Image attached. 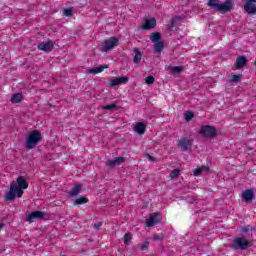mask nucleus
<instances>
[{"mask_svg": "<svg viewBox=\"0 0 256 256\" xmlns=\"http://www.w3.org/2000/svg\"><path fill=\"white\" fill-rule=\"evenodd\" d=\"M207 171H209V167H207V166H202V167L196 168L194 170V176L199 177V175H201V173H204V172L207 173Z\"/></svg>", "mask_w": 256, "mask_h": 256, "instance_id": "nucleus-23", "label": "nucleus"}, {"mask_svg": "<svg viewBox=\"0 0 256 256\" xmlns=\"http://www.w3.org/2000/svg\"><path fill=\"white\" fill-rule=\"evenodd\" d=\"M129 83V78L127 77H117L109 80V87H117L119 85H125Z\"/></svg>", "mask_w": 256, "mask_h": 256, "instance_id": "nucleus-10", "label": "nucleus"}, {"mask_svg": "<svg viewBox=\"0 0 256 256\" xmlns=\"http://www.w3.org/2000/svg\"><path fill=\"white\" fill-rule=\"evenodd\" d=\"M180 174H181V172L179 171V169H174V170L170 173V178H172V179H177V177H179Z\"/></svg>", "mask_w": 256, "mask_h": 256, "instance_id": "nucleus-29", "label": "nucleus"}, {"mask_svg": "<svg viewBox=\"0 0 256 256\" xmlns=\"http://www.w3.org/2000/svg\"><path fill=\"white\" fill-rule=\"evenodd\" d=\"M178 147H180V149L184 152L189 151L191 147H193V140L182 138L178 142Z\"/></svg>", "mask_w": 256, "mask_h": 256, "instance_id": "nucleus-9", "label": "nucleus"}, {"mask_svg": "<svg viewBox=\"0 0 256 256\" xmlns=\"http://www.w3.org/2000/svg\"><path fill=\"white\" fill-rule=\"evenodd\" d=\"M64 15L66 17H72L73 16V11L71 9H65L64 10Z\"/></svg>", "mask_w": 256, "mask_h": 256, "instance_id": "nucleus-34", "label": "nucleus"}, {"mask_svg": "<svg viewBox=\"0 0 256 256\" xmlns=\"http://www.w3.org/2000/svg\"><path fill=\"white\" fill-rule=\"evenodd\" d=\"M185 19V16H175L168 22V29H173L179 21Z\"/></svg>", "mask_w": 256, "mask_h": 256, "instance_id": "nucleus-20", "label": "nucleus"}, {"mask_svg": "<svg viewBox=\"0 0 256 256\" xmlns=\"http://www.w3.org/2000/svg\"><path fill=\"white\" fill-rule=\"evenodd\" d=\"M207 5L210 9L220 13H229L234 7L233 0H226L224 3H221L219 0H208Z\"/></svg>", "mask_w": 256, "mask_h": 256, "instance_id": "nucleus-2", "label": "nucleus"}, {"mask_svg": "<svg viewBox=\"0 0 256 256\" xmlns=\"http://www.w3.org/2000/svg\"><path fill=\"white\" fill-rule=\"evenodd\" d=\"M44 217H45V212L34 211L26 217V221H28V223H33V221L37 219H43Z\"/></svg>", "mask_w": 256, "mask_h": 256, "instance_id": "nucleus-11", "label": "nucleus"}, {"mask_svg": "<svg viewBox=\"0 0 256 256\" xmlns=\"http://www.w3.org/2000/svg\"><path fill=\"white\" fill-rule=\"evenodd\" d=\"M41 139H43V136H41V132H39V130H33L28 134V137L26 139V149H35Z\"/></svg>", "mask_w": 256, "mask_h": 256, "instance_id": "nucleus-3", "label": "nucleus"}, {"mask_svg": "<svg viewBox=\"0 0 256 256\" xmlns=\"http://www.w3.org/2000/svg\"><path fill=\"white\" fill-rule=\"evenodd\" d=\"M245 65H247V58H245V56H239L236 59V63H235L236 69H243Z\"/></svg>", "mask_w": 256, "mask_h": 256, "instance_id": "nucleus-19", "label": "nucleus"}, {"mask_svg": "<svg viewBox=\"0 0 256 256\" xmlns=\"http://www.w3.org/2000/svg\"><path fill=\"white\" fill-rule=\"evenodd\" d=\"M123 163H125V158L117 157L114 160L106 161L105 165H107V167H118V165H121Z\"/></svg>", "mask_w": 256, "mask_h": 256, "instance_id": "nucleus-15", "label": "nucleus"}, {"mask_svg": "<svg viewBox=\"0 0 256 256\" xmlns=\"http://www.w3.org/2000/svg\"><path fill=\"white\" fill-rule=\"evenodd\" d=\"M134 58L133 63H136V65H139L141 63V59H143V53H141V50L139 48H133Z\"/></svg>", "mask_w": 256, "mask_h": 256, "instance_id": "nucleus-16", "label": "nucleus"}, {"mask_svg": "<svg viewBox=\"0 0 256 256\" xmlns=\"http://www.w3.org/2000/svg\"><path fill=\"white\" fill-rule=\"evenodd\" d=\"M147 249H149V242H145V243L141 246V251H147Z\"/></svg>", "mask_w": 256, "mask_h": 256, "instance_id": "nucleus-36", "label": "nucleus"}, {"mask_svg": "<svg viewBox=\"0 0 256 256\" xmlns=\"http://www.w3.org/2000/svg\"><path fill=\"white\" fill-rule=\"evenodd\" d=\"M119 43V39L115 37H111L108 40H106L102 46L103 53H107V51H111L114 47H117V44Z\"/></svg>", "mask_w": 256, "mask_h": 256, "instance_id": "nucleus-6", "label": "nucleus"}, {"mask_svg": "<svg viewBox=\"0 0 256 256\" xmlns=\"http://www.w3.org/2000/svg\"><path fill=\"white\" fill-rule=\"evenodd\" d=\"M153 239L154 241H161V239H163V234H155Z\"/></svg>", "mask_w": 256, "mask_h": 256, "instance_id": "nucleus-35", "label": "nucleus"}, {"mask_svg": "<svg viewBox=\"0 0 256 256\" xmlns=\"http://www.w3.org/2000/svg\"><path fill=\"white\" fill-rule=\"evenodd\" d=\"M252 245L253 243L247 240L245 237H238L232 241L230 247L236 251H245V249H249V247H252Z\"/></svg>", "mask_w": 256, "mask_h": 256, "instance_id": "nucleus-4", "label": "nucleus"}, {"mask_svg": "<svg viewBox=\"0 0 256 256\" xmlns=\"http://www.w3.org/2000/svg\"><path fill=\"white\" fill-rule=\"evenodd\" d=\"M150 41H152V43H157L161 41V33L153 32L150 36Z\"/></svg>", "mask_w": 256, "mask_h": 256, "instance_id": "nucleus-24", "label": "nucleus"}, {"mask_svg": "<svg viewBox=\"0 0 256 256\" xmlns=\"http://www.w3.org/2000/svg\"><path fill=\"white\" fill-rule=\"evenodd\" d=\"M104 69H109V65H101L100 67L91 68L87 70V73H90L91 75H97V73H103Z\"/></svg>", "mask_w": 256, "mask_h": 256, "instance_id": "nucleus-17", "label": "nucleus"}, {"mask_svg": "<svg viewBox=\"0 0 256 256\" xmlns=\"http://www.w3.org/2000/svg\"><path fill=\"white\" fill-rule=\"evenodd\" d=\"M21 101H23V94L16 93L12 95L11 103H21Z\"/></svg>", "mask_w": 256, "mask_h": 256, "instance_id": "nucleus-22", "label": "nucleus"}, {"mask_svg": "<svg viewBox=\"0 0 256 256\" xmlns=\"http://www.w3.org/2000/svg\"><path fill=\"white\" fill-rule=\"evenodd\" d=\"M161 223V215L159 213H153L150 215L149 219L146 220V227H154Z\"/></svg>", "mask_w": 256, "mask_h": 256, "instance_id": "nucleus-7", "label": "nucleus"}, {"mask_svg": "<svg viewBox=\"0 0 256 256\" xmlns=\"http://www.w3.org/2000/svg\"><path fill=\"white\" fill-rule=\"evenodd\" d=\"M29 184L23 176L17 178L16 182H12L10 185V191L6 194V201H15V195L17 197H23V189H27Z\"/></svg>", "mask_w": 256, "mask_h": 256, "instance_id": "nucleus-1", "label": "nucleus"}, {"mask_svg": "<svg viewBox=\"0 0 256 256\" xmlns=\"http://www.w3.org/2000/svg\"><path fill=\"white\" fill-rule=\"evenodd\" d=\"M194 115L192 112H186L185 113V119L186 121H191V119H193Z\"/></svg>", "mask_w": 256, "mask_h": 256, "instance_id": "nucleus-33", "label": "nucleus"}, {"mask_svg": "<svg viewBox=\"0 0 256 256\" xmlns=\"http://www.w3.org/2000/svg\"><path fill=\"white\" fill-rule=\"evenodd\" d=\"M199 134L202 137H205V139H213V137L217 135V129H215V126L204 125V126H201L199 130Z\"/></svg>", "mask_w": 256, "mask_h": 256, "instance_id": "nucleus-5", "label": "nucleus"}, {"mask_svg": "<svg viewBox=\"0 0 256 256\" xmlns=\"http://www.w3.org/2000/svg\"><path fill=\"white\" fill-rule=\"evenodd\" d=\"M157 27V20L155 18L145 19V24L142 26L144 31H149V29H155Z\"/></svg>", "mask_w": 256, "mask_h": 256, "instance_id": "nucleus-13", "label": "nucleus"}, {"mask_svg": "<svg viewBox=\"0 0 256 256\" xmlns=\"http://www.w3.org/2000/svg\"><path fill=\"white\" fill-rule=\"evenodd\" d=\"M147 159H149L150 161H155V158H153V156H151L150 154L146 155Z\"/></svg>", "mask_w": 256, "mask_h": 256, "instance_id": "nucleus-39", "label": "nucleus"}, {"mask_svg": "<svg viewBox=\"0 0 256 256\" xmlns=\"http://www.w3.org/2000/svg\"><path fill=\"white\" fill-rule=\"evenodd\" d=\"M249 232V226H245L242 228V233H247Z\"/></svg>", "mask_w": 256, "mask_h": 256, "instance_id": "nucleus-38", "label": "nucleus"}, {"mask_svg": "<svg viewBox=\"0 0 256 256\" xmlns=\"http://www.w3.org/2000/svg\"><path fill=\"white\" fill-rule=\"evenodd\" d=\"M145 83H147V85H153V83H155V77H153V76H148V77L145 79Z\"/></svg>", "mask_w": 256, "mask_h": 256, "instance_id": "nucleus-30", "label": "nucleus"}, {"mask_svg": "<svg viewBox=\"0 0 256 256\" xmlns=\"http://www.w3.org/2000/svg\"><path fill=\"white\" fill-rule=\"evenodd\" d=\"M117 105L116 104H109L103 107L106 111H111V109H116Z\"/></svg>", "mask_w": 256, "mask_h": 256, "instance_id": "nucleus-32", "label": "nucleus"}, {"mask_svg": "<svg viewBox=\"0 0 256 256\" xmlns=\"http://www.w3.org/2000/svg\"><path fill=\"white\" fill-rule=\"evenodd\" d=\"M230 81L231 83H239L241 81V75H233Z\"/></svg>", "mask_w": 256, "mask_h": 256, "instance_id": "nucleus-31", "label": "nucleus"}, {"mask_svg": "<svg viewBox=\"0 0 256 256\" xmlns=\"http://www.w3.org/2000/svg\"><path fill=\"white\" fill-rule=\"evenodd\" d=\"M183 71V66H175L172 68L173 75H178V73H181Z\"/></svg>", "mask_w": 256, "mask_h": 256, "instance_id": "nucleus-28", "label": "nucleus"}, {"mask_svg": "<svg viewBox=\"0 0 256 256\" xmlns=\"http://www.w3.org/2000/svg\"><path fill=\"white\" fill-rule=\"evenodd\" d=\"M146 129H147V126L143 122L137 123L134 127V131L135 133H138V135H144Z\"/></svg>", "mask_w": 256, "mask_h": 256, "instance_id": "nucleus-18", "label": "nucleus"}, {"mask_svg": "<svg viewBox=\"0 0 256 256\" xmlns=\"http://www.w3.org/2000/svg\"><path fill=\"white\" fill-rule=\"evenodd\" d=\"M241 197L246 203H251L255 199V192L252 189H247L242 192Z\"/></svg>", "mask_w": 256, "mask_h": 256, "instance_id": "nucleus-12", "label": "nucleus"}, {"mask_svg": "<svg viewBox=\"0 0 256 256\" xmlns=\"http://www.w3.org/2000/svg\"><path fill=\"white\" fill-rule=\"evenodd\" d=\"M101 225H102L101 222L95 223L94 228L99 230V229H101Z\"/></svg>", "mask_w": 256, "mask_h": 256, "instance_id": "nucleus-37", "label": "nucleus"}, {"mask_svg": "<svg viewBox=\"0 0 256 256\" xmlns=\"http://www.w3.org/2000/svg\"><path fill=\"white\" fill-rule=\"evenodd\" d=\"M131 239H133V236L131 235V233H126L123 237V241L125 245H129V243H131Z\"/></svg>", "mask_w": 256, "mask_h": 256, "instance_id": "nucleus-27", "label": "nucleus"}, {"mask_svg": "<svg viewBox=\"0 0 256 256\" xmlns=\"http://www.w3.org/2000/svg\"><path fill=\"white\" fill-rule=\"evenodd\" d=\"M81 193V184H76L75 187L68 192L69 197H77Z\"/></svg>", "mask_w": 256, "mask_h": 256, "instance_id": "nucleus-21", "label": "nucleus"}, {"mask_svg": "<svg viewBox=\"0 0 256 256\" xmlns=\"http://www.w3.org/2000/svg\"><path fill=\"white\" fill-rule=\"evenodd\" d=\"M164 47H165V44L162 41L155 42L154 51H156V53H161V51H163Z\"/></svg>", "mask_w": 256, "mask_h": 256, "instance_id": "nucleus-25", "label": "nucleus"}, {"mask_svg": "<svg viewBox=\"0 0 256 256\" xmlns=\"http://www.w3.org/2000/svg\"><path fill=\"white\" fill-rule=\"evenodd\" d=\"M53 41H47V42H42L40 44H38V49L40 51H45V52H49V51H53Z\"/></svg>", "mask_w": 256, "mask_h": 256, "instance_id": "nucleus-14", "label": "nucleus"}, {"mask_svg": "<svg viewBox=\"0 0 256 256\" xmlns=\"http://www.w3.org/2000/svg\"><path fill=\"white\" fill-rule=\"evenodd\" d=\"M3 227H5V225L0 222V229H3Z\"/></svg>", "mask_w": 256, "mask_h": 256, "instance_id": "nucleus-40", "label": "nucleus"}, {"mask_svg": "<svg viewBox=\"0 0 256 256\" xmlns=\"http://www.w3.org/2000/svg\"><path fill=\"white\" fill-rule=\"evenodd\" d=\"M244 4V10L248 15H256V5L253 3H256V0H245Z\"/></svg>", "mask_w": 256, "mask_h": 256, "instance_id": "nucleus-8", "label": "nucleus"}, {"mask_svg": "<svg viewBox=\"0 0 256 256\" xmlns=\"http://www.w3.org/2000/svg\"><path fill=\"white\" fill-rule=\"evenodd\" d=\"M84 203H89V199L86 197H80L74 201V205H84Z\"/></svg>", "mask_w": 256, "mask_h": 256, "instance_id": "nucleus-26", "label": "nucleus"}]
</instances>
